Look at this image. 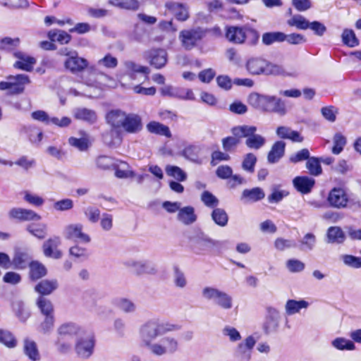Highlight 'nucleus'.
<instances>
[{"label": "nucleus", "mask_w": 361, "mask_h": 361, "mask_svg": "<svg viewBox=\"0 0 361 361\" xmlns=\"http://www.w3.org/2000/svg\"><path fill=\"white\" fill-rule=\"evenodd\" d=\"M181 326L159 319H150L143 323L139 328L138 335L141 345L148 349L159 336L180 330Z\"/></svg>", "instance_id": "1"}, {"label": "nucleus", "mask_w": 361, "mask_h": 361, "mask_svg": "<svg viewBox=\"0 0 361 361\" xmlns=\"http://www.w3.org/2000/svg\"><path fill=\"white\" fill-rule=\"evenodd\" d=\"M248 102L255 109L266 113L276 114L283 116L288 112L285 101L274 95L251 93Z\"/></svg>", "instance_id": "2"}, {"label": "nucleus", "mask_w": 361, "mask_h": 361, "mask_svg": "<svg viewBox=\"0 0 361 361\" xmlns=\"http://www.w3.org/2000/svg\"><path fill=\"white\" fill-rule=\"evenodd\" d=\"M246 69L253 75L293 76L283 66L271 63L261 57H252L247 60Z\"/></svg>", "instance_id": "3"}, {"label": "nucleus", "mask_w": 361, "mask_h": 361, "mask_svg": "<svg viewBox=\"0 0 361 361\" xmlns=\"http://www.w3.org/2000/svg\"><path fill=\"white\" fill-rule=\"evenodd\" d=\"M202 298L208 302H212L219 308L228 310L233 306V300L231 295L214 286H204L201 290Z\"/></svg>", "instance_id": "4"}, {"label": "nucleus", "mask_w": 361, "mask_h": 361, "mask_svg": "<svg viewBox=\"0 0 361 361\" xmlns=\"http://www.w3.org/2000/svg\"><path fill=\"white\" fill-rule=\"evenodd\" d=\"M257 128L251 126H240L233 128V134L238 138L246 137L245 145L250 149H259L264 145L266 140L255 134Z\"/></svg>", "instance_id": "5"}, {"label": "nucleus", "mask_w": 361, "mask_h": 361, "mask_svg": "<svg viewBox=\"0 0 361 361\" xmlns=\"http://www.w3.org/2000/svg\"><path fill=\"white\" fill-rule=\"evenodd\" d=\"M179 348L180 343L176 338L172 336H165L154 342L147 350L152 355L161 357L176 353Z\"/></svg>", "instance_id": "6"}, {"label": "nucleus", "mask_w": 361, "mask_h": 361, "mask_svg": "<svg viewBox=\"0 0 361 361\" xmlns=\"http://www.w3.org/2000/svg\"><path fill=\"white\" fill-rule=\"evenodd\" d=\"M30 82L28 75L25 74H18L6 77V81L0 82V90H7L8 94H22L26 85Z\"/></svg>", "instance_id": "7"}, {"label": "nucleus", "mask_w": 361, "mask_h": 361, "mask_svg": "<svg viewBox=\"0 0 361 361\" xmlns=\"http://www.w3.org/2000/svg\"><path fill=\"white\" fill-rule=\"evenodd\" d=\"M124 265L136 276L151 275L154 276L158 270L156 264L147 259H128L124 262Z\"/></svg>", "instance_id": "8"}, {"label": "nucleus", "mask_w": 361, "mask_h": 361, "mask_svg": "<svg viewBox=\"0 0 361 361\" xmlns=\"http://www.w3.org/2000/svg\"><path fill=\"white\" fill-rule=\"evenodd\" d=\"M248 37H251L252 43H255L259 39V34L256 30L247 27L231 26L226 29V39L235 44L243 43Z\"/></svg>", "instance_id": "9"}, {"label": "nucleus", "mask_w": 361, "mask_h": 361, "mask_svg": "<svg viewBox=\"0 0 361 361\" xmlns=\"http://www.w3.org/2000/svg\"><path fill=\"white\" fill-rule=\"evenodd\" d=\"M63 235L66 240H73L83 245L91 242V237L83 231V225L80 223L70 224L66 226Z\"/></svg>", "instance_id": "10"}, {"label": "nucleus", "mask_w": 361, "mask_h": 361, "mask_svg": "<svg viewBox=\"0 0 361 361\" xmlns=\"http://www.w3.org/2000/svg\"><path fill=\"white\" fill-rule=\"evenodd\" d=\"M221 244L219 241H215L208 238L203 233H199L190 238V245L194 252L203 254L210 251L214 247Z\"/></svg>", "instance_id": "11"}, {"label": "nucleus", "mask_w": 361, "mask_h": 361, "mask_svg": "<svg viewBox=\"0 0 361 361\" xmlns=\"http://www.w3.org/2000/svg\"><path fill=\"white\" fill-rule=\"evenodd\" d=\"M204 30L200 27L190 30H183L179 34V39L183 47L187 50L194 48L197 42L204 36Z\"/></svg>", "instance_id": "12"}, {"label": "nucleus", "mask_w": 361, "mask_h": 361, "mask_svg": "<svg viewBox=\"0 0 361 361\" xmlns=\"http://www.w3.org/2000/svg\"><path fill=\"white\" fill-rule=\"evenodd\" d=\"M256 344V340L252 336L246 337L235 348L233 355L238 361H250L252 352Z\"/></svg>", "instance_id": "13"}, {"label": "nucleus", "mask_w": 361, "mask_h": 361, "mask_svg": "<svg viewBox=\"0 0 361 361\" xmlns=\"http://www.w3.org/2000/svg\"><path fill=\"white\" fill-rule=\"evenodd\" d=\"M94 340L91 335L85 334V331L80 336L75 343L77 355L84 359L90 357L93 353Z\"/></svg>", "instance_id": "14"}, {"label": "nucleus", "mask_w": 361, "mask_h": 361, "mask_svg": "<svg viewBox=\"0 0 361 361\" xmlns=\"http://www.w3.org/2000/svg\"><path fill=\"white\" fill-rule=\"evenodd\" d=\"M161 94L173 98L183 100H195L193 92L190 89L165 86L161 90Z\"/></svg>", "instance_id": "15"}, {"label": "nucleus", "mask_w": 361, "mask_h": 361, "mask_svg": "<svg viewBox=\"0 0 361 361\" xmlns=\"http://www.w3.org/2000/svg\"><path fill=\"white\" fill-rule=\"evenodd\" d=\"M61 243V240L59 236H54L44 241L42 245L44 256L56 259L61 258L62 252L58 249Z\"/></svg>", "instance_id": "16"}, {"label": "nucleus", "mask_w": 361, "mask_h": 361, "mask_svg": "<svg viewBox=\"0 0 361 361\" xmlns=\"http://www.w3.org/2000/svg\"><path fill=\"white\" fill-rule=\"evenodd\" d=\"M143 128L141 117L136 114H126L122 129L129 134H137Z\"/></svg>", "instance_id": "17"}, {"label": "nucleus", "mask_w": 361, "mask_h": 361, "mask_svg": "<svg viewBox=\"0 0 361 361\" xmlns=\"http://www.w3.org/2000/svg\"><path fill=\"white\" fill-rule=\"evenodd\" d=\"M329 204L335 208H345L348 202V197L345 190L340 188H333L328 196Z\"/></svg>", "instance_id": "18"}, {"label": "nucleus", "mask_w": 361, "mask_h": 361, "mask_svg": "<svg viewBox=\"0 0 361 361\" xmlns=\"http://www.w3.org/2000/svg\"><path fill=\"white\" fill-rule=\"evenodd\" d=\"M8 216L21 221H39L42 219L35 212L20 207L12 208L8 212Z\"/></svg>", "instance_id": "19"}, {"label": "nucleus", "mask_w": 361, "mask_h": 361, "mask_svg": "<svg viewBox=\"0 0 361 361\" xmlns=\"http://www.w3.org/2000/svg\"><path fill=\"white\" fill-rule=\"evenodd\" d=\"M83 332L79 326L72 322L64 323L57 329L58 336L67 340H71L74 336L78 338Z\"/></svg>", "instance_id": "20"}, {"label": "nucleus", "mask_w": 361, "mask_h": 361, "mask_svg": "<svg viewBox=\"0 0 361 361\" xmlns=\"http://www.w3.org/2000/svg\"><path fill=\"white\" fill-rule=\"evenodd\" d=\"M147 58L151 66L157 69H161L167 63L168 54L163 49H152L148 51Z\"/></svg>", "instance_id": "21"}, {"label": "nucleus", "mask_w": 361, "mask_h": 361, "mask_svg": "<svg viewBox=\"0 0 361 361\" xmlns=\"http://www.w3.org/2000/svg\"><path fill=\"white\" fill-rule=\"evenodd\" d=\"M279 312L274 307L267 308V315L263 325V329L266 334H269L276 330L279 326Z\"/></svg>", "instance_id": "22"}, {"label": "nucleus", "mask_w": 361, "mask_h": 361, "mask_svg": "<svg viewBox=\"0 0 361 361\" xmlns=\"http://www.w3.org/2000/svg\"><path fill=\"white\" fill-rule=\"evenodd\" d=\"M14 56L18 59L13 65L15 68L25 71H31L32 70L33 66L36 63L35 58L21 51L15 52Z\"/></svg>", "instance_id": "23"}, {"label": "nucleus", "mask_w": 361, "mask_h": 361, "mask_svg": "<svg viewBox=\"0 0 361 361\" xmlns=\"http://www.w3.org/2000/svg\"><path fill=\"white\" fill-rule=\"evenodd\" d=\"M264 190L259 187H256L252 189H245L242 192L240 200L245 204L253 203L264 199Z\"/></svg>", "instance_id": "24"}, {"label": "nucleus", "mask_w": 361, "mask_h": 361, "mask_svg": "<svg viewBox=\"0 0 361 361\" xmlns=\"http://www.w3.org/2000/svg\"><path fill=\"white\" fill-rule=\"evenodd\" d=\"M64 66L71 73H76L87 68L88 62L83 58L78 56H71L65 61Z\"/></svg>", "instance_id": "25"}, {"label": "nucleus", "mask_w": 361, "mask_h": 361, "mask_svg": "<svg viewBox=\"0 0 361 361\" xmlns=\"http://www.w3.org/2000/svg\"><path fill=\"white\" fill-rule=\"evenodd\" d=\"M126 113L119 109L111 110L106 116V120L114 129L122 128Z\"/></svg>", "instance_id": "26"}, {"label": "nucleus", "mask_w": 361, "mask_h": 361, "mask_svg": "<svg viewBox=\"0 0 361 361\" xmlns=\"http://www.w3.org/2000/svg\"><path fill=\"white\" fill-rule=\"evenodd\" d=\"M59 287V283L56 279H45L38 283L35 290L39 293L41 296L48 295L52 293Z\"/></svg>", "instance_id": "27"}, {"label": "nucleus", "mask_w": 361, "mask_h": 361, "mask_svg": "<svg viewBox=\"0 0 361 361\" xmlns=\"http://www.w3.org/2000/svg\"><path fill=\"white\" fill-rule=\"evenodd\" d=\"M166 7L175 15L178 20L185 21L189 18L188 8L185 4L170 1L166 4Z\"/></svg>", "instance_id": "28"}, {"label": "nucleus", "mask_w": 361, "mask_h": 361, "mask_svg": "<svg viewBox=\"0 0 361 361\" xmlns=\"http://www.w3.org/2000/svg\"><path fill=\"white\" fill-rule=\"evenodd\" d=\"M123 64L126 73L131 79H135V73H142L145 75V78H147L150 73V70L148 67L140 66L132 61H126Z\"/></svg>", "instance_id": "29"}, {"label": "nucleus", "mask_w": 361, "mask_h": 361, "mask_svg": "<svg viewBox=\"0 0 361 361\" xmlns=\"http://www.w3.org/2000/svg\"><path fill=\"white\" fill-rule=\"evenodd\" d=\"M286 143L283 141L276 142L269 151L267 160L270 164H274L284 155Z\"/></svg>", "instance_id": "30"}, {"label": "nucleus", "mask_w": 361, "mask_h": 361, "mask_svg": "<svg viewBox=\"0 0 361 361\" xmlns=\"http://www.w3.org/2000/svg\"><path fill=\"white\" fill-rule=\"evenodd\" d=\"M314 180L307 176H298L293 179L295 188L303 194L310 192L314 185Z\"/></svg>", "instance_id": "31"}, {"label": "nucleus", "mask_w": 361, "mask_h": 361, "mask_svg": "<svg viewBox=\"0 0 361 361\" xmlns=\"http://www.w3.org/2000/svg\"><path fill=\"white\" fill-rule=\"evenodd\" d=\"M276 135L282 139H288L295 142H302L303 141V137L300 135L299 132L293 130L286 126L278 127Z\"/></svg>", "instance_id": "32"}, {"label": "nucleus", "mask_w": 361, "mask_h": 361, "mask_svg": "<svg viewBox=\"0 0 361 361\" xmlns=\"http://www.w3.org/2000/svg\"><path fill=\"white\" fill-rule=\"evenodd\" d=\"M23 350L25 354L32 361H39L41 356L37 345V343L29 338L24 340Z\"/></svg>", "instance_id": "33"}, {"label": "nucleus", "mask_w": 361, "mask_h": 361, "mask_svg": "<svg viewBox=\"0 0 361 361\" xmlns=\"http://www.w3.org/2000/svg\"><path fill=\"white\" fill-rule=\"evenodd\" d=\"M177 218L178 221L185 225L191 224L197 219L194 208L190 206L181 208L178 213Z\"/></svg>", "instance_id": "34"}, {"label": "nucleus", "mask_w": 361, "mask_h": 361, "mask_svg": "<svg viewBox=\"0 0 361 361\" xmlns=\"http://www.w3.org/2000/svg\"><path fill=\"white\" fill-rule=\"evenodd\" d=\"M76 119L82 120L90 123H94L97 120V116L94 111L87 108H78L74 111Z\"/></svg>", "instance_id": "35"}, {"label": "nucleus", "mask_w": 361, "mask_h": 361, "mask_svg": "<svg viewBox=\"0 0 361 361\" xmlns=\"http://www.w3.org/2000/svg\"><path fill=\"white\" fill-rule=\"evenodd\" d=\"M116 161L117 160L114 158L106 155H99L94 160L97 168L102 171L112 170L116 167Z\"/></svg>", "instance_id": "36"}, {"label": "nucleus", "mask_w": 361, "mask_h": 361, "mask_svg": "<svg viewBox=\"0 0 361 361\" xmlns=\"http://www.w3.org/2000/svg\"><path fill=\"white\" fill-rule=\"evenodd\" d=\"M328 243H342L345 239V235L342 229L338 226H331L326 232Z\"/></svg>", "instance_id": "37"}, {"label": "nucleus", "mask_w": 361, "mask_h": 361, "mask_svg": "<svg viewBox=\"0 0 361 361\" xmlns=\"http://www.w3.org/2000/svg\"><path fill=\"white\" fill-rule=\"evenodd\" d=\"M309 303L304 300H288L285 305L286 312L288 315H293L300 312L301 309H306Z\"/></svg>", "instance_id": "38"}, {"label": "nucleus", "mask_w": 361, "mask_h": 361, "mask_svg": "<svg viewBox=\"0 0 361 361\" xmlns=\"http://www.w3.org/2000/svg\"><path fill=\"white\" fill-rule=\"evenodd\" d=\"M146 128L147 130L151 133L164 135L167 137H170L171 136V133L169 127L159 122L151 121L147 125Z\"/></svg>", "instance_id": "39"}, {"label": "nucleus", "mask_w": 361, "mask_h": 361, "mask_svg": "<svg viewBox=\"0 0 361 361\" xmlns=\"http://www.w3.org/2000/svg\"><path fill=\"white\" fill-rule=\"evenodd\" d=\"M48 37L51 42H58L61 44H68L71 36L64 30H52L48 32Z\"/></svg>", "instance_id": "40"}, {"label": "nucleus", "mask_w": 361, "mask_h": 361, "mask_svg": "<svg viewBox=\"0 0 361 361\" xmlns=\"http://www.w3.org/2000/svg\"><path fill=\"white\" fill-rule=\"evenodd\" d=\"M36 304L41 313L45 317L54 316V305L51 300L44 298L43 296H39L37 300Z\"/></svg>", "instance_id": "41"}, {"label": "nucleus", "mask_w": 361, "mask_h": 361, "mask_svg": "<svg viewBox=\"0 0 361 361\" xmlns=\"http://www.w3.org/2000/svg\"><path fill=\"white\" fill-rule=\"evenodd\" d=\"M26 230L38 239H44L47 234V226L45 224H30L27 226Z\"/></svg>", "instance_id": "42"}, {"label": "nucleus", "mask_w": 361, "mask_h": 361, "mask_svg": "<svg viewBox=\"0 0 361 361\" xmlns=\"http://www.w3.org/2000/svg\"><path fill=\"white\" fill-rule=\"evenodd\" d=\"M112 6L121 9L137 11L140 8L138 0H109Z\"/></svg>", "instance_id": "43"}, {"label": "nucleus", "mask_w": 361, "mask_h": 361, "mask_svg": "<svg viewBox=\"0 0 361 361\" xmlns=\"http://www.w3.org/2000/svg\"><path fill=\"white\" fill-rule=\"evenodd\" d=\"M47 274L46 267L39 262L30 264V276L32 280H38Z\"/></svg>", "instance_id": "44"}, {"label": "nucleus", "mask_w": 361, "mask_h": 361, "mask_svg": "<svg viewBox=\"0 0 361 361\" xmlns=\"http://www.w3.org/2000/svg\"><path fill=\"white\" fill-rule=\"evenodd\" d=\"M13 310L21 322H25L30 317V309L21 301H17L13 304Z\"/></svg>", "instance_id": "45"}, {"label": "nucleus", "mask_w": 361, "mask_h": 361, "mask_svg": "<svg viewBox=\"0 0 361 361\" xmlns=\"http://www.w3.org/2000/svg\"><path fill=\"white\" fill-rule=\"evenodd\" d=\"M284 33L281 32H265L262 35V41L265 45H271L274 42H283Z\"/></svg>", "instance_id": "46"}, {"label": "nucleus", "mask_w": 361, "mask_h": 361, "mask_svg": "<svg viewBox=\"0 0 361 361\" xmlns=\"http://www.w3.org/2000/svg\"><path fill=\"white\" fill-rule=\"evenodd\" d=\"M334 348L339 350H353L355 348L354 343L345 338H336L331 341Z\"/></svg>", "instance_id": "47"}, {"label": "nucleus", "mask_w": 361, "mask_h": 361, "mask_svg": "<svg viewBox=\"0 0 361 361\" xmlns=\"http://www.w3.org/2000/svg\"><path fill=\"white\" fill-rule=\"evenodd\" d=\"M213 221L219 226H225L228 224V216L226 211L221 208H216L212 212Z\"/></svg>", "instance_id": "48"}, {"label": "nucleus", "mask_w": 361, "mask_h": 361, "mask_svg": "<svg viewBox=\"0 0 361 361\" xmlns=\"http://www.w3.org/2000/svg\"><path fill=\"white\" fill-rule=\"evenodd\" d=\"M166 174L173 177L178 181H185L187 178V174L180 167L176 166L167 165L165 168Z\"/></svg>", "instance_id": "49"}, {"label": "nucleus", "mask_w": 361, "mask_h": 361, "mask_svg": "<svg viewBox=\"0 0 361 361\" xmlns=\"http://www.w3.org/2000/svg\"><path fill=\"white\" fill-rule=\"evenodd\" d=\"M200 147L197 145H188L182 152V155L187 159L193 161L199 162V154Z\"/></svg>", "instance_id": "50"}, {"label": "nucleus", "mask_w": 361, "mask_h": 361, "mask_svg": "<svg viewBox=\"0 0 361 361\" xmlns=\"http://www.w3.org/2000/svg\"><path fill=\"white\" fill-rule=\"evenodd\" d=\"M320 159L317 157H312L308 159L306 162V168L309 173L312 176H319L322 172V169L320 164Z\"/></svg>", "instance_id": "51"}, {"label": "nucleus", "mask_w": 361, "mask_h": 361, "mask_svg": "<svg viewBox=\"0 0 361 361\" xmlns=\"http://www.w3.org/2000/svg\"><path fill=\"white\" fill-rule=\"evenodd\" d=\"M222 334L231 343L240 341L242 338L240 333L233 326H225L222 329Z\"/></svg>", "instance_id": "52"}, {"label": "nucleus", "mask_w": 361, "mask_h": 361, "mask_svg": "<svg viewBox=\"0 0 361 361\" xmlns=\"http://www.w3.org/2000/svg\"><path fill=\"white\" fill-rule=\"evenodd\" d=\"M341 37L343 43L349 47H355L359 44V41L353 30L345 29Z\"/></svg>", "instance_id": "53"}, {"label": "nucleus", "mask_w": 361, "mask_h": 361, "mask_svg": "<svg viewBox=\"0 0 361 361\" xmlns=\"http://www.w3.org/2000/svg\"><path fill=\"white\" fill-rule=\"evenodd\" d=\"M309 23L310 22L301 15H295L287 21L289 26H294L299 30L308 29Z\"/></svg>", "instance_id": "54"}, {"label": "nucleus", "mask_w": 361, "mask_h": 361, "mask_svg": "<svg viewBox=\"0 0 361 361\" xmlns=\"http://www.w3.org/2000/svg\"><path fill=\"white\" fill-rule=\"evenodd\" d=\"M334 146L332 147V153L334 154H339L343 149L346 144L345 137L340 133L334 135L333 138Z\"/></svg>", "instance_id": "55"}, {"label": "nucleus", "mask_w": 361, "mask_h": 361, "mask_svg": "<svg viewBox=\"0 0 361 361\" xmlns=\"http://www.w3.org/2000/svg\"><path fill=\"white\" fill-rule=\"evenodd\" d=\"M256 162V156L252 153H247L245 155L243 160L242 168L244 171L252 173L255 171V166Z\"/></svg>", "instance_id": "56"}, {"label": "nucleus", "mask_w": 361, "mask_h": 361, "mask_svg": "<svg viewBox=\"0 0 361 361\" xmlns=\"http://www.w3.org/2000/svg\"><path fill=\"white\" fill-rule=\"evenodd\" d=\"M0 343L8 348H14L17 341L10 331L0 329Z\"/></svg>", "instance_id": "57"}, {"label": "nucleus", "mask_w": 361, "mask_h": 361, "mask_svg": "<svg viewBox=\"0 0 361 361\" xmlns=\"http://www.w3.org/2000/svg\"><path fill=\"white\" fill-rule=\"evenodd\" d=\"M173 280L175 286L179 288H184L187 286V279L184 273L178 267H173Z\"/></svg>", "instance_id": "58"}, {"label": "nucleus", "mask_w": 361, "mask_h": 361, "mask_svg": "<svg viewBox=\"0 0 361 361\" xmlns=\"http://www.w3.org/2000/svg\"><path fill=\"white\" fill-rule=\"evenodd\" d=\"M117 307L125 313H133L136 310L135 304L127 298H121L117 300Z\"/></svg>", "instance_id": "59"}, {"label": "nucleus", "mask_w": 361, "mask_h": 361, "mask_svg": "<svg viewBox=\"0 0 361 361\" xmlns=\"http://www.w3.org/2000/svg\"><path fill=\"white\" fill-rule=\"evenodd\" d=\"M20 44V39L18 37H4L0 40V49L5 50H13L16 48Z\"/></svg>", "instance_id": "60"}, {"label": "nucleus", "mask_w": 361, "mask_h": 361, "mask_svg": "<svg viewBox=\"0 0 361 361\" xmlns=\"http://www.w3.org/2000/svg\"><path fill=\"white\" fill-rule=\"evenodd\" d=\"M341 259L345 265L353 268H361V257H355L351 255H344L341 256Z\"/></svg>", "instance_id": "61"}, {"label": "nucleus", "mask_w": 361, "mask_h": 361, "mask_svg": "<svg viewBox=\"0 0 361 361\" xmlns=\"http://www.w3.org/2000/svg\"><path fill=\"white\" fill-rule=\"evenodd\" d=\"M321 113L325 119L333 123L336 120L338 109L334 106H329L322 108Z\"/></svg>", "instance_id": "62"}, {"label": "nucleus", "mask_w": 361, "mask_h": 361, "mask_svg": "<svg viewBox=\"0 0 361 361\" xmlns=\"http://www.w3.org/2000/svg\"><path fill=\"white\" fill-rule=\"evenodd\" d=\"M201 200L208 207L214 208L218 206L219 200L210 192L204 191L201 195Z\"/></svg>", "instance_id": "63"}, {"label": "nucleus", "mask_w": 361, "mask_h": 361, "mask_svg": "<svg viewBox=\"0 0 361 361\" xmlns=\"http://www.w3.org/2000/svg\"><path fill=\"white\" fill-rule=\"evenodd\" d=\"M97 64L106 68H114L118 65V60L110 54H107L97 61Z\"/></svg>", "instance_id": "64"}]
</instances>
